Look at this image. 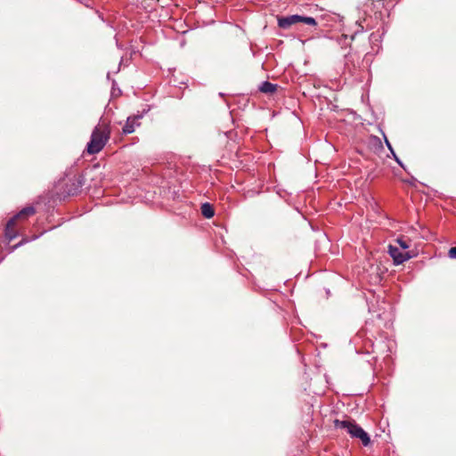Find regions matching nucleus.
Listing matches in <instances>:
<instances>
[{
    "label": "nucleus",
    "mask_w": 456,
    "mask_h": 456,
    "mask_svg": "<svg viewBox=\"0 0 456 456\" xmlns=\"http://www.w3.org/2000/svg\"><path fill=\"white\" fill-rule=\"evenodd\" d=\"M110 134V121L101 118L92 131L90 141L86 145L87 153L90 155L99 153L109 142Z\"/></svg>",
    "instance_id": "nucleus-1"
},
{
    "label": "nucleus",
    "mask_w": 456,
    "mask_h": 456,
    "mask_svg": "<svg viewBox=\"0 0 456 456\" xmlns=\"http://www.w3.org/2000/svg\"><path fill=\"white\" fill-rule=\"evenodd\" d=\"M334 427L337 429L346 430L352 438H358L361 440L364 446L370 444V437L362 427H360L354 420H334Z\"/></svg>",
    "instance_id": "nucleus-2"
},
{
    "label": "nucleus",
    "mask_w": 456,
    "mask_h": 456,
    "mask_svg": "<svg viewBox=\"0 0 456 456\" xmlns=\"http://www.w3.org/2000/svg\"><path fill=\"white\" fill-rule=\"evenodd\" d=\"M36 214V209L32 206H27L23 208L19 213L14 215L12 218H10L4 228V237L8 241L15 239L19 232L15 229L17 223L19 221L27 220L29 216H32Z\"/></svg>",
    "instance_id": "nucleus-3"
},
{
    "label": "nucleus",
    "mask_w": 456,
    "mask_h": 456,
    "mask_svg": "<svg viewBox=\"0 0 456 456\" xmlns=\"http://www.w3.org/2000/svg\"><path fill=\"white\" fill-rule=\"evenodd\" d=\"M305 23L312 27H317V21L313 17L293 14L289 16H282L278 18V26L282 29H289L292 25L297 23Z\"/></svg>",
    "instance_id": "nucleus-4"
},
{
    "label": "nucleus",
    "mask_w": 456,
    "mask_h": 456,
    "mask_svg": "<svg viewBox=\"0 0 456 456\" xmlns=\"http://www.w3.org/2000/svg\"><path fill=\"white\" fill-rule=\"evenodd\" d=\"M84 184V175L82 174H77L66 181L63 187V193L67 196H75L81 191Z\"/></svg>",
    "instance_id": "nucleus-5"
},
{
    "label": "nucleus",
    "mask_w": 456,
    "mask_h": 456,
    "mask_svg": "<svg viewBox=\"0 0 456 456\" xmlns=\"http://www.w3.org/2000/svg\"><path fill=\"white\" fill-rule=\"evenodd\" d=\"M388 254L393 258L395 265H402L412 257L409 252H402L396 246L388 245Z\"/></svg>",
    "instance_id": "nucleus-6"
},
{
    "label": "nucleus",
    "mask_w": 456,
    "mask_h": 456,
    "mask_svg": "<svg viewBox=\"0 0 456 456\" xmlns=\"http://www.w3.org/2000/svg\"><path fill=\"white\" fill-rule=\"evenodd\" d=\"M143 117V113L133 115L126 118V124L122 128L124 134H129L134 132L135 127L141 125L140 119Z\"/></svg>",
    "instance_id": "nucleus-7"
},
{
    "label": "nucleus",
    "mask_w": 456,
    "mask_h": 456,
    "mask_svg": "<svg viewBox=\"0 0 456 456\" xmlns=\"http://www.w3.org/2000/svg\"><path fill=\"white\" fill-rule=\"evenodd\" d=\"M277 87H278V86L276 84H273L269 81H264L258 86V89L260 92H262L264 94H272L277 91Z\"/></svg>",
    "instance_id": "nucleus-8"
},
{
    "label": "nucleus",
    "mask_w": 456,
    "mask_h": 456,
    "mask_svg": "<svg viewBox=\"0 0 456 456\" xmlns=\"http://www.w3.org/2000/svg\"><path fill=\"white\" fill-rule=\"evenodd\" d=\"M201 216L206 218H212L215 216V208L209 202L201 203Z\"/></svg>",
    "instance_id": "nucleus-9"
},
{
    "label": "nucleus",
    "mask_w": 456,
    "mask_h": 456,
    "mask_svg": "<svg viewBox=\"0 0 456 456\" xmlns=\"http://www.w3.org/2000/svg\"><path fill=\"white\" fill-rule=\"evenodd\" d=\"M37 238H38V236H33L31 239H28L27 237L23 238L20 242H18L17 244L13 245L10 248V252H13L18 248L23 246L24 244H26L27 242H28L30 240H36Z\"/></svg>",
    "instance_id": "nucleus-10"
},
{
    "label": "nucleus",
    "mask_w": 456,
    "mask_h": 456,
    "mask_svg": "<svg viewBox=\"0 0 456 456\" xmlns=\"http://www.w3.org/2000/svg\"><path fill=\"white\" fill-rule=\"evenodd\" d=\"M395 241L400 246V248L403 249H407L410 248L408 240H406L403 236L398 237L395 240Z\"/></svg>",
    "instance_id": "nucleus-11"
},
{
    "label": "nucleus",
    "mask_w": 456,
    "mask_h": 456,
    "mask_svg": "<svg viewBox=\"0 0 456 456\" xmlns=\"http://www.w3.org/2000/svg\"><path fill=\"white\" fill-rule=\"evenodd\" d=\"M385 142H386V144H387V148L389 149L390 152L392 153V155H393V157H394L395 160V161H396V162H397V163H398L402 167H403L402 161H401V160L399 159V158L396 156V154H395V152L394 149L392 148V145H391V143L389 142V141H388L387 138H385Z\"/></svg>",
    "instance_id": "nucleus-12"
},
{
    "label": "nucleus",
    "mask_w": 456,
    "mask_h": 456,
    "mask_svg": "<svg viewBox=\"0 0 456 456\" xmlns=\"http://www.w3.org/2000/svg\"><path fill=\"white\" fill-rule=\"evenodd\" d=\"M448 256L451 258H456V247H452L450 248V250L448 252Z\"/></svg>",
    "instance_id": "nucleus-13"
}]
</instances>
